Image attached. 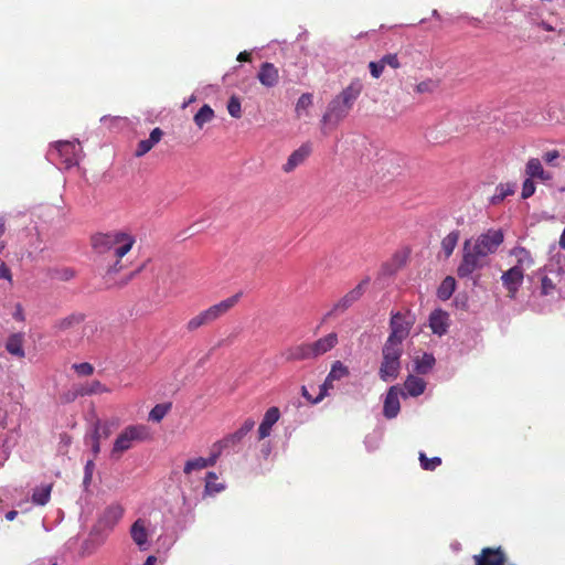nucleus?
Listing matches in <instances>:
<instances>
[{
	"mask_svg": "<svg viewBox=\"0 0 565 565\" xmlns=\"http://www.w3.org/2000/svg\"><path fill=\"white\" fill-rule=\"evenodd\" d=\"M227 111L233 118L242 117L241 100L237 96H232L227 103Z\"/></svg>",
	"mask_w": 565,
	"mask_h": 565,
	"instance_id": "42",
	"label": "nucleus"
},
{
	"mask_svg": "<svg viewBox=\"0 0 565 565\" xmlns=\"http://www.w3.org/2000/svg\"><path fill=\"white\" fill-rule=\"evenodd\" d=\"M515 192V184L513 183H501L495 188V192L491 198L493 204L502 202L507 196L512 195Z\"/></svg>",
	"mask_w": 565,
	"mask_h": 565,
	"instance_id": "34",
	"label": "nucleus"
},
{
	"mask_svg": "<svg viewBox=\"0 0 565 565\" xmlns=\"http://www.w3.org/2000/svg\"><path fill=\"white\" fill-rule=\"evenodd\" d=\"M429 327L435 334H445L449 327L448 313L441 309L434 310L429 316Z\"/></svg>",
	"mask_w": 565,
	"mask_h": 565,
	"instance_id": "15",
	"label": "nucleus"
},
{
	"mask_svg": "<svg viewBox=\"0 0 565 565\" xmlns=\"http://www.w3.org/2000/svg\"><path fill=\"white\" fill-rule=\"evenodd\" d=\"M99 425H95L93 433L90 436L86 437V441L90 444L92 451L94 452V456H96L100 451V445H99Z\"/></svg>",
	"mask_w": 565,
	"mask_h": 565,
	"instance_id": "44",
	"label": "nucleus"
},
{
	"mask_svg": "<svg viewBox=\"0 0 565 565\" xmlns=\"http://www.w3.org/2000/svg\"><path fill=\"white\" fill-rule=\"evenodd\" d=\"M73 277H74V270L68 267L56 269L53 274V278H56L58 280H70Z\"/></svg>",
	"mask_w": 565,
	"mask_h": 565,
	"instance_id": "49",
	"label": "nucleus"
},
{
	"mask_svg": "<svg viewBox=\"0 0 565 565\" xmlns=\"http://www.w3.org/2000/svg\"><path fill=\"white\" fill-rule=\"evenodd\" d=\"M349 374H350V371H349L348 366H345L341 361H334L331 364V369H330L328 376H329V380H332L334 382V381H340V380L349 376Z\"/></svg>",
	"mask_w": 565,
	"mask_h": 565,
	"instance_id": "36",
	"label": "nucleus"
},
{
	"mask_svg": "<svg viewBox=\"0 0 565 565\" xmlns=\"http://www.w3.org/2000/svg\"><path fill=\"white\" fill-rule=\"evenodd\" d=\"M311 152V147L309 143L302 145L300 148L295 150L287 159V162L284 164L282 170L287 173L294 171L298 166H300L307 157Z\"/></svg>",
	"mask_w": 565,
	"mask_h": 565,
	"instance_id": "20",
	"label": "nucleus"
},
{
	"mask_svg": "<svg viewBox=\"0 0 565 565\" xmlns=\"http://www.w3.org/2000/svg\"><path fill=\"white\" fill-rule=\"evenodd\" d=\"M135 237L121 231L97 234L93 237V246L98 254L106 255L115 263L107 268V274H115L121 269L120 259L132 248Z\"/></svg>",
	"mask_w": 565,
	"mask_h": 565,
	"instance_id": "2",
	"label": "nucleus"
},
{
	"mask_svg": "<svg viewBox=\"0 0 565 565\" xmlns=\"http://www.w3.org/2000/svg\"><path fill=\"white\" fill-rule=\"evenodd\" d=\"M384 66H390L392 68H398L401 66L397 54H386L381 58Z\"/></svg>",
	"mask_w": 565,
	"mask_h": 565,
	"instance_id": "50",
	"label": "nucleus"
},
{
	"mask_svg": "<svg viewBox=\"0 0 565 565\" xmlns=\"http://www.w3.org/2000/svg\"><path fill=\"white\" fill-rule=\"evenodd\" d=\"M420 466L424 470H435L438 466L441 465V459L439 457L427 458L424 452L419 454Z\"/></svg>",
	"mask_w": 565,
	"mask_h": 565,
	"instance_id": "41",
	"label": "nucleus"
},
{
	"mask_svg": "<svg viewBox=\"0 0 565 565\" xmlns=\"http://www.w3.org/2000/svg\"><path fill=\"white\" fill-rule=\"evenodd\" d=\"M503 241L502 231L492 228L479 235L475 242L467 239L463 244L462 260L457 270L458 276L469 277L482 268L487 264V257L494 254Z\"/></svg>",
	"mask_w": 565,
	"mask_h": 565,
	"instance_id": "1",
	"label": "nucleus"
},
{
	"mask_svg": "<svg viewBox=\"0 0 565 565\" xmlns=\"http://www.w3.org/2000/svg\"><path fill=\"white\" fill-rule=\"evenodd\" d=\"M3 233H4V222H3V220L0 218V237L2 236Z\"/></svg>",
	"mask_w": 565,
	"mask_h": 565,
	"instance_id": "63",
	"label": "nucleus"
},
{
	"mask_svg": "<svg viewBox=\"0 0 565 565\" xmlns=\"http://www.w3.org/2000/svg\"><path fill=\"white\" fill-rule=\"evenodd\" d=\"M367 284V280L362 281L355 288H353L351 291L348 292L349 298L355 302L363 294L364 285Z\"/></svg>",
	"mask_w": 565,
	"mask_h": 565,
	"instance_id": "52",
	"label": "nucleus"
},
{
	"mask_svg": "<svg viewBox=\"0 0 565 565\" xmlns=\"http://www.w3.org/2000/svg\"><path fill=\"white\" fill-rule=\"evenodd\" d=\"M217 477L214 472H207L205 482V492L207 494L218 493L224 490V484L216 481Z\"/></svg>",
	"mask_w": 565,
	"mask_h": 565,
	"instance_id": "38",
	"label": "nucleus"
},
{
	"mask_svg": "<svg viewBox=\"0 0 565 565\" xmlns=\"http://www.w3.org/2000/svg\"><path fill=\"white\" fill-rule=\"evenodd\" d=\"M163 132L160 128L152 129L148 139L139 141L136 150V156H145L161 140Z\"/></svg>",
	"mask_w": 565,
	"mask_h": 565,
	"instance_id": "27",
	"label": "nucleus"
},
{
	"mask_svg": "<svg viewBox=\"0 0 565 565\" xmlns=\"http://www.w3.org/2000/svg\"><path fill=\"white\" fill-rule=\"evenodd\" d=\"M249 60V53L244 51V52H241L238 55H237V61L239 62H246Z\"/></svg>",
	"mask_w": 565,
	"mask_h": 565,
	"instance_id": "59",
	"label": "nucleus"
},
{
	"mask_svg": "<svg viewBox=\"0 0 565 565\" xmlns=\"http://www.w3.org/2000/svg\"><path fill=\"white\" fill-rule=\"evenodd\" d=\"M365 445L371 450L375 449L377 447V445H379L377 436H375V435L374 436H367L365 438Z\"/></svg>",
	"mask_w": 565,
	"mask_h": 565,
	"instance_id": "57",
	"label": "nucleus"
},
{
	"mask_svg": "<svg viewBox=\"0 0 565 565\" xmlns=\"http://www.w3.org/2000/svg\"><path fill=\"white\" fill-rule=\"evenodd\" d=\"M414 322L415 319L411 313L396 312L392 315L390 322L391 333L387 340L403 344V341L408 337Z\"/></svg>",
	"mask_w": 565,
	"mask_h": 565,
	"instance_id": "8",
	"label": "nucleus"
},
{
	"mask_svg": "<svg viewBox=\"0 0 565 565\" xmlns=\"http://www.w3.org/2000/svg\"><path fill=\"white\" fill-rule=\"evenodd\" d=\"M23 341H24V334L22 332L13 333L8 338L6 349L8 352L12 355L23 358L24 356V350H23Z\"/></svg>",
	"mask_w": 565,
	"mask_h": 565,
	"instance_id": "29",
	"label": "nucleus"
},
{
	"mask_svg": "<svg viewBox=\"0 0 565 565\" xmlns=\"http://www.w3.org/2000/svg\"><path fill=\"white\" fill-rule=\"evenodd\" d=\"M405 393L403 395H408L412 397H417L425 392L426 382L415 375H408L404 383Z\"/></svg>",
	"mask_w": 565,
	"mask_h": 565,
	"instance_id": "26",
	"label": "nucleus"
},
{
	"mask_svg": "<svg viewBox=\"0 0 565 565\" xmlns=\"http://www.w3.org/2000/svg\"><path fill=\"white\" fill-rule=\"evenodd\" d=\"M338 343L339 335L337 332H330L316 341L310 342L316 359L333 350Z\"/></svg>",
	"mask_w": 565,
	"mask_h": 565,
	"instance_id": "13",
	"label": "nucleus"
},
{
	"mask_svg": "<svg viewBox=\"0 0 565 565\" xmlns=\"http://www.w3.org/2000/svg\"><path fill=\"white\" fill-rule=\"evenodd\" d=\"M369 68H370V73H371V75H372L374 78H379V77L382 75V73H383V71H384V68H385V66H384V64L382 63V61L380 60V61H376V62H370V64H369Z\"/></svg>",
	"mask_w": 565,
	"mask_h": 565,
	"instance_id": "51",
	"label": "nucleus"
},
{
	"mask_svg": "<svg viewBox=\"0 0 565 565\" xmlns=\"http://www.w3.org/2000/svg\"><path fill=\"white\" fill-rule=\"evenodd\" d=\"M543 28L545 30H547V31H552L553 30L552 26H550L548 24H545V23H543Z\"/></svg>",
	"mask_w": 565,
	"mask_h": 565,
	"instance_id": "64",
	"label": "nucleus"
},
{
	"mask_svg": "<svg viewBox=\"0 0 565 565\" xmlns=\"http://www.w3.org/2000/svg\"><path fill=\"white\" fill-rule=\"evenodd\" d=\"M195 100V96L192 95L186 102L183 103L182 108L188 107L191 103Z\"/></svg>",
	"mask_w": 565,
	"mask_h": 565,
	"instance_id": "62",
	"label": "nucleus"
},
{
	"mask_svg": "<svg viewBox=\"0 0 565 565\" xmlns=\"http://www.w3.org/2000/svg\"><path fill=\"white\" fill-rule=\"evenodd\" d=\"M218 457L220 456L217 455L215 449L212 447L211 456L209 458L199 457V458L188 460L185 462L183 471H184V473L190 475L193 471H200L207 467H212L215 465Z\"/></svg>",
	"mask_w": 565,
	"mask_h": 565,
	"instance_id": "17",
	"label": "nucleus"
},
{
	"mask_svg": "<svg viewBox=\"0 0 565 565\" xmlns=\"http://www.w3.org/2000/svg\"><path fill=\"white\" fill-rule=\"evenodd\" d=\"M333 388V381L332 380H329V376L327 375L324 382L319 386V394L317 395V397L315 398H311V396L309 395L307 388L303 386L302 387V395L309 399L312 404H318L319 402H321L326 396L329 395V391Z\"/></svg>",
	"mask_w": 565,
	"mask_h": 565,
	"instance_id": "31",
	"label": "nucleus"
},
{
	"mask_svg": "<svg viewBox=\"0 0 565 565\" xmlns=\"http://www.w3.org/2000/svg\"><path fill=\"white\" fill-rule=\"evenodd\" d=\"M525 172L530 179H539L541 181H550L552 179V174L544 170L542 162L536 158L527 161Z\"/></svg>",
	"mask_w": 565,
	"mask_h": 565,
	"instance_id": "24",
	"label": "nucleus"
},
{
	"mask_svg": "<svg viewBox=\"0 0 565 565\" xmlns=\"http://www.w3.org/2000/svg\"><path fill=\"white\" fill-rule=\"evenodd\" d=\"M245 437L238 430L236 429L234 433L228 434L223 439L216 441L213 445V448L217 452L218 456H221L224 451L233 450L237 451L236 447L243 441Z\"/></svg>",
	"mask_w": 565,
	"mask_h": 565,
	"instance_id": "19",
	"label": "nucleus"
},
{
	"mask_svg": "<svg viewBox=\"0 0 565 565\" xmlns=\"http://www.w3.org/2000/svg\"><path fill=\"white\" fill-rule=\"evenodd\" d=\"M280 412L277 407H270L266 411L263 420L258 427V439L262 440L268 437L271 433L273 426L278 422Z\"/></svg>",
	"mask_w": 565,
	"mask_h": 565,
	"instance_id": "16",
	"label": "nucleus"
},
{
	"mask_svg": "<svg viewBox=\"0 0 565 565\" xmlns=\"http://www.w3.org/2000/svg\"><path fill=\"white\" fill-rule=\"evenodd\" d=\"M363 85L360 79H353L340 94L328 105L322 116L324 125L337 126L352 109L355 100L362 92Z\"/></svg>",
	"mask_w": 565,
	"mask_h": 565,
	"instance_id": "3",
	"label": "nucleus"
},
{
	"mask_svg": "<svg viewBox=\"0 0 565 565\" xmlns=\"http://www.w3.org/2000/svg\"><path fill=\"white\" fill-rule=\"evenodd\" d=\"M170 404H157L149 413V419L160 422L169 412Z\"/></svg>",
	"mask_w": 565,
	"mask_h": 565,
	"instance_id": "40",
	"label": "nucleus"
},
{
	"mask_svg": "<svg viewBox=\"0 0 565 565\" xmlns=\"http://www.w3.org/2000/svg\"><path fill=\"white\" fill-rule=\"evenodd\" d=\"M257 78L262 85L266 87H274L278 83L279 73L273 63L265 62L260 66Z\"/></svg>",
	"mask_w": 565,
	"mask_h": 565,
	"instance_id": "18",
	"label": "nucleus"
},
{
	"mask_svg": "<svg viewBox=\"0 0 565 565\" xmlns=\"http://www.w3.org/2000/svg\"><path fill=\"white\" fill-rule=\"evenodd\" d=\"M353 300L351 298H349L348 294L345 296H343L334 306L333 308L326 313V316L323 317L322 319V323L328 319L330 318L331 316L335 315L337 312H343L344 310H347L350 306H352Z\"/></svg>",
	"mask_w": 565,
	"mask_h": 565,
	"instance_id": "39",
	"label": "nucleus"
},
{
	"mask_svg": "<svg viewBox=\"0 0 565 565\" xmlns=\"http://www.w3.org/2000/svg\"><path fill=\"white\" fill-rule=\"evenodd\" d=\"M562 268H544L543 271L539 273L540 281H541V295L543 296H552L558 294L557 285L562 280Z\"/></svg>",
	"mask_w": 565,
	"mask_h": 565,
	"instance_id": "9",
	"label": "nucleus"
},
{
	"mask_svg": "<svg viewBox=\"0 0 565 565\" xmlns=\"http://www.w3.org/2000/svg\"><path fill=\"white\" fill-rule=\"evenodd\" d=\"M79 376H89L94 373V366L90 363H75L72 366Z\"/></svg>",
	"mask_w": 565,
	"mask_h": 565,
	"instance_id": "46",
	"label": "nucleus"
},
{
	"mask_svg": "<svg viewBox=\"0 0 565 565\" xmlns=\"http://www.w3.org/2000/svg\"><path fill=\"white\" fill-rule=\"evenodd\" d=\"M13 318L18 321H24L25 317L21 303H17L13 311Z\"/></svg>",
	"mask_w": 565,
	"mask_h": 565,
	"instance_id": "55",
	"label": "nucleus"
},
{
	"mask_svg": "<svg viewBox=\"0 0 565 565\" xmlns=\"http://www.w3.org/2000/svg\"><path fill=\"white\" fill-rule=\"evenodd\" d=\"M95 425H99V435L100 437H108L109 429L106 425H102L99 422H97Z\"/></svg>",
	"mask_w": 565,
	"mask_h": 565,
	"instance_id": "58",
	"label": "nucleus"
},
{
	"mask_svg": "<svg viewBox=\"0 0 565 565\" xmlns=\"http://www.w3.org/2000/svg\"><path fill=\"white\" fill-rule=\"evenodd\" d=\"M110 390L99 381L82 384L74 390V397L109 393Z\"/></svg>",
	"mask_w": 565,
	"mask_h": 565,
	"instance_id": "25",
	"label": "nucleus"
},
{
	"mask_svg": "<svg viewBox=\"0 0 565 565\" xmlns=\"http://www.w3.org/2000/svg\"><path fill=\"white\" fill-rule=\"evenodd\" d=\"M214 118V110L209 105H203L194 116V122L199 128Z\"/></svg>",
	"mask_w": 565,
	"mask_h": 565,
	"instance_id": "37",
	"label": "nucleus"
},
{
	"mask_svg": "<svg viewBox=\"0 0 565 565\" xmlns=\"http://www.w3.org/2000/svg\"><path fill=\"white\" fill-rule=\"evenodd\" d=\"M459 241V232L452 231L446 235L441 241V250L446 257H449L456 248Z\"/></svg>",
	"mask_w": 565,
	"mask_h": 565,
	"instance_id": "35",
	"label": "nucleus"
},
{
	"mask_svg": "<svg viewBox=\"0 0 565 565\" xmlns=\"http://www.w3.org/2000/svg\"><path fill=\"white\" fill-rule=\"evenodd\" d=\"M558 157H559V152L557 150H552V151L546 152L543 156V159L546 163L552 164Z\"/></svg>",
	"mask_w": 565,
	"mask_h": 565,
	"instance_id": "54",
	"label": "nucleus"
},
{
	"mask_svg": "<svg viewBox=\"0 0 565 565\" xmlns=\"http://www.w3.org/2000/svg\"><path fill=\"white\" fill-rule=\"evenodd\" d=\"M242 292H237L218 303H215L199 315L192 317L186 324L189 331H194L202 326L210 324L228 312L241 299Z\"/></svg>",
	"mask_w": 565,
	"mask_h": 565,
	"instance_id": "6",
	"label": "nucleus"
},
{
	"mask_svg": "<svg viewBox=\"0 0 565 565\" xmlns=\"http://www.w3.org/2000/svg\"><path fill=\"white\" fill-rule=\"evenodd\" d=\"M84 320V315L82 313H72L63 319H60L55 323V328L58 331H66L68 329H72L78 324H81Z\"/></svg>",
	"mask_w": 565,
	"mask_h": 565,
	"instance_id": "32",
	"label": "nucleus"
},
{
	"mask_svg": "<svg viewBox=\"0 0 565 565\" xmlns=\"http://www.w3.org/2000/svg\"><path fill=\"white\" fill-rule=\"evenodd\" d=\"M125 509L119 503L108 505L99 516V524L104 529H113L124 516Z\"/></svg>",
	"mask_w": 565,
	"mask_h": 565,
	"instance_id": "14",
	"label": "nucleus"
},
{
	"mask_svg": "<svg viewBox=\"0 0 565 565\" xmlns=\"http://www.w3.org/2000/svg\"><path fill=\"white\" fill-rule=\"evenodd\" d=\"M413 362H414V371L417 373V374H427L429 373L435 363H436V360L434 358V355L431 353H424L423 355H417L413 359Z\"/></svg>",
	"mask_w": 565,
	"mask_h": 565,
	"instance_id": "28",
	"label": "nucleus"
},
{
	"mask_svg": "<svg viewBox=\"0 0 565 565\" xmlns=\"http://www.w3.org/2000/svg\"><path fill=\"white\" fill-rule=\"evenodd\" d=\"M535 193V184L532 179L527 178L522 185L521 196L523 199H529Z\"/></svg>",
	"mask_w": 565,
	"mask_h": 565,
	"instance_id": "48",
	"label": "nucleus"
},
{
	"mask_svg": "<svg viewBox=\"0 0 565 565\" xmlns=\"http://www.w3.org/2000/svg\"><path fill=\"white\" fill-rule=\"evenodd\" d=\"M401 405L398 399L397 388L392 386L385 397L383 413L384 416L388 419H392L397 416L399 412Z\"/></svg>",
	"mask_w": 565,
	"mask_h": 565,
	"instance_id": "21",
	"label": "nucleus"
},
{
	"mask_svg": "<svg viewBox=\"0 0 565 565\" xmlns=\"http://www.w3.org/2000/svg\"><path fill=\"white\" fill-rule=\"evenodd\" d=\"M51 492H52L51 483L41 484L39 487H35L33 489V493H32V502L35 505H40V507L45 505L50 501Z\"/></svg>",
	"mask_w": 565,
	"mask_h": 565,
	"instance_id": "30",
	"label": "nucleus"
},
{
	"mask_svg": "<svg viewBox=\"0 0 565 565\" xmlns=\"http://www.w3.org/2000/svg\"><path fill=\"white\" fill-rule=\"evenodd\" d=\"M94 470H95V463H94V460L90 459L86 462L85 468H84L83 486L85 489H87L92 482Z\"/></svg>",
	"mask_w": 565,
	"mask_h": 565,
	"instance_id": "45",
	"label": "nucleus"
},
{
	"mask_svg": "<svg viewBox=\"0 0 565 565\" xmlns=\"http://www.w3.org/2000/svg\"><path fill=\"white\" fill-rule=\"evenodd\" d=\"M524 274L516 269L510 268L501 276L502 285L508 290L510 298H514L520 287L523 284Z\"/></svg>",
	"mask_w": 565,
	"mask_h": 565,
	"instance_id": "10",
	"label": "nucleus"
},
{
	"mask_svg": "<svg viewBox=\"0 0 565 565\" xmlns=\"http://www.w3.org/2000/svg\"><path fill=\"white\" fill-rule=\"evenodd\" d=\"M0 278L7 279L9 281H11V279H12L11 271L4 263H1V265H0Z\"/></svg>",
	"mask_w": 565,
	"mask_h": 565,
	"instance_id": "56",
	"label": "nucleus"
},
{
	"mask_svg": "<svg viewBox=\"0 0 565 565\" xmlns=\"http://www.w3.org/2000/svg\"><path fill=\"white\" fill-rule=\"evenodd\" d=\"M81 152L78 141H57L49 150L47 158L58 169H71L78 164Z\"/></svg>",
	"mask_w": 565,
	"mask_h": 565,
	"instance_id": "7",
	"label": "nucleus"
},
{
	"mask_svg": "<svg viewBox=\"0 0 565 565\" xmlns=\"http://www.w3.org/2000/svg\"><path fill=\"white\" fill-rule=\"evenodd\" d=\"M284 355L287 361H300L316 359L310 343H302L288 349Z\"/></svg>",
	"mask_w": 565,
	"mask_h": 565,
	"instance_id": "23",
	"label": "nucleus"
},
{
	"mask_svg": "<svg viewBox=\"0 0 565 565\" xmlns=\"http://www.w3.org/2000/svg\"><path fill=\"white\" fill-rule=\"evenodd\" d=\"M17 514H18V512H17V511H9V512L6 514V518H7V520L12 521V520H14V519H15Z\"/></svg>",
	"mask_w": 565,
	"mask_h": 565,
	"instance_id": "61",
	"label": "nucleus"
},
{
	"mask_svg": "<svg viewBox=\"0 0 565 565\" xmlns=\"http://www.w3.org/2000/svg\"><path fill=\"white\" fill-rule=\"evenodd\" d=\"M435 88H436V83L431 79H426V81L418 83L415 86V92L418 94L431 93V92H434Z\"/></svg>",
	"mask_w": 565,
	"mask_h": 565,
	"instance_id": "47",
	"label": "nucleus"
},
{
	"mask_svg": "<svg viewBox=\"0 0 565 565\" xmlns=\"http://www.w3.org/2000/svg\"><path fill=\"white\" fill-rule=\"evenodd\" d=\"M403 344L386 340L382 348V362L379 370V376L384 382L395 380L401 371V356Z\"/></svg>",
	"mask_w": 565,
	"mask_h": 565,
	"instance_id": "5",
	"label": "nucleus"
},
{
	"mask_svg": "<svg viewBox=\"0 0 565 565\" xmlns=\"http://www.w3.org/2000/svg\"><path fill=\"white\" fill-rule=\"evenodd\" d=\"M455 289H456V280H455V278L448 276L441 281V284L437 290V296L440 300H444V301L448 300L452 296Z\"/></svg>",
	"mask_w": 565,
	"mask_h": 565,
	"instance_id": "33",
	"label": "nucleus"
},
{
	"mask_svg": "<svg viewBox=\"0 0 565 565\" xmlns=\"http://www.w3.org/2000/svg\"><path fill=\"white\" fill-rule=\"evenodd\" d=\"M130 535L136 545L141 550L146 551L149 547V531L148 522L143 519H138L134 522L130 529Z\"/></svg>",
	"mask_w": 565,
	"mask_h": 565,
	"instance_id": "12",
	"label": "nucleus"
},
{
	"mask_svg": "<svg viewBox=\"0 0 565 565\" xmlns=\"http://www.w3.org/2000/svg\"><path fill=\"white\" fill-rule=\"evenodd\" d=\"M510 255L515 257V264L511 268H516L523 274L526 269L531 268L534 263L531 253L524 247L518 246L512 248Z\"/></svg>",
	"mask_w": 565,
	"mask_h": 565,
	"instance_id": "22",
	"label": "nucleus"
},
{
	"mask_svg": "<svg viewBox=\"0 0 565 565\" xmlns=\"http://www.w3.org/2000/svg\"><path fill=\"white\" fill-rule=\"evenodd\" d=\"M157 558L154 556H148L142 565H154Z\"/></svg>",
	"mask_w": 565,
	"mask_h": 565,
	"instance_id": "60",
	"label": "nucleus"
},
{
	"mask_svg": "<svg viewBox=\"0 0 565 565\" xmlns=\"http://www.w3.org/2000/svg\"><path fill=\"white\" fill-rule=\"evenodd\" d=\"M476 565H507L505 555L501 547H486L475 556Z\"/></svg>",
	"mask_w": 565,
	"mask_h": 565,
	"instance_id": "11",
	"label": "nucleus"
},
{
	"mask_svg": "<svg viewBox=\"0 0 565 565\" xmlns=\"http://www.w3.org/2000/svg\"><path fill=\"white\" fill-rule=\"evenodd\" d=\"M255 427V420L253 418H247L244 420V423L241 425L239 428H237L238 433L243 435V437H246L249 431L253 430Z\"/></svg>",
	"mask_w": 565,
	"mask_h": 565,
	"instance_id": "53",
	"label": "nucleus"
},
{
	"mask_svg": "<svg viewBox=\"0 0 565 565\" xmlns=\"http://www.w3.org/2000/svg\"><path fill=\"white\" fill-rule=\"evenodd\" d=\"M312 105V95L309 93L302 94L296 104V113L301 116L302 111H306Z\"/></svg>",
	"mask_w": 565,
	"mask_h": 565,
	"instance_id": "43",
	"label": "nucleus"
},
{
	"mask_svg": "<svg viewBox=\"0 0 565 565\" xmlns=\"http://www.w3.org/2000/svg\"><path fill=\"white\" fill-rule=\"evenodd\" d=\"M150 437L149 428L142 424L128 425L117 436L113 444L110 456L119 459L124 452L128 451L137 443H142Z\"/></svg>",
	"mask_w": 565,
	"mask_h": 565,
	"instance_id": "4",
	"label": "nucleus"
}]
</instances>
